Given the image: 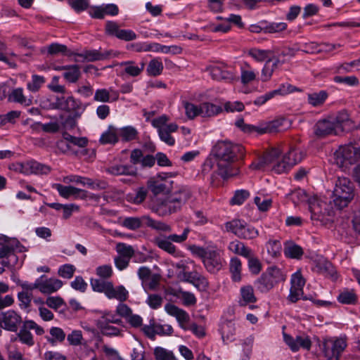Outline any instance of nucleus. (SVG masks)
<instances>
[{
	"mask_svg": "<svg viewBox=\"0 0 360 360\" xmlns=\"http://www.w3.org/2000/svg\"><path fill=\"white\" fill-rule=\"evenodd\" d=\"M243 146L234 144L227 141H217L212 149V155L215 158L219 174L227 179L238 174V167L233 164L244 155Z\"/></svg>",
	"mask_w": 360,
	"mask_h": 360,
	"instance_id": "f257e3e1",
	"label": "nucleus"
},
{
	"mask_svg": "<svg viewBox=\"0 0 360 360\" xmlns=\"http://www.w3.org/2000/svg\"><path fill=\"white\" fill-rule=\"evenodd\" d=\"M192 196L193 192L189 187L181 186L166 196L155 199L150 209L160 217L170 215L179 212Z\"/></svg>",
	"mask_w": 360,
	"mask_h": 360,
	"instance_id": "f03ea898",
	"label": "nucleus"
},
{
	"mask_svg": "<svg viewBox=\"0 0 360 360\" xmlns=\"http://www.w3.org/2000/svg\"><path fill=\"white\" fill-rule=\"evenodd\" d=\"M355 196V187L352 181L345 176H339L335 183L333 191V202L335 207L342 210L349 205Z\"/></svg>",
	"mask_w": 360,
	"mask_h": 360,
	"instance_id": "7ed1b4c3",
	"label": "nucleus"
},
{
	"mask_svg": "<svg viewBox=\"0 0 360 360\" xmlns=\"http://www.w3.org/2000/svg\"><path fill=\"white\" fill-rule=\"evenodd\" d=\"M285 280V276L281 269L276 266H271L255 281V287L257 290L266 293Z\"/></svg>",
	"mask_w": 360,
	"mask_h": 360,
	"instance_id": "20e7f679",
	"label": "nucleus"
},
{
	"mask_svg": "<svg viewBox=\"0 0 360 360\" xmlns=\"http://www.w3.org/2000/svg\"><path fill=\"white\" fill-rule=\"evenodd\" d=\"M130 162L133 165H141L143 168L152 167L157 160L158 165L160 167L172 166V162L168 159L167 155L162 153H158L155 156L152 155H143V153L141 149L136 148L131 151Z\"/></svg>",
	"mask_w": 360,
	"mask_h": 360,
	"instance_id": "39448f33",
	"label": "nucleus"
},
{
	"mask_svg": "<svg viewBox=\"0 0 360 360\" xmlns=\"http://www.w3.org/2000/svg\"><path fill=\"white\" fill-rule=\"evenodd\" d=\"M347 346L346 337H325L322 340V352L326 360H340Z\"/></svg>",
	"mask_w": 360,
	"mask_h": 360,
	"instance_id": "423d86ee",
	"label": "nucleus"
},
{
	"mask_svg": "<svg viewBox=\"0 0 360 360\" xmlns=\"http://www.w3.org/2000/svg\"><path fill=\"white\" fill-rule=\"evenodd\" d=\"M143 222L147 226L158 231L165 232H170L172 231L169 225L160 221H156L148 215H144L141 218L134 217H126L122 221V226L129 230L135 231L141 226Z\"/></svg>",
	"mask_w": 360,
	"mask_h": 360,
	"instance_id": "0eeeda50",
	"label": "nucleus"
},
{
	"mask_svg": "<svg viewBox=\"0 0 360 360\" xmlns=\"http://www.w3.org/2000/svg\"><path fill=\"white\" fill-rule=\"evenodd\" d=\"M165 310L168 314L176 319L180 327L184 330L190 329L198 337H203L205 335L203 328L198 326L196 323H193L190 328L186 326L190 320V316L185 310L180 309L176 305L170 303L165 304Z\"/></svg>",
	"mask_w": 360,
	"mask_h": 360,
	"instance_id": "6e6552de",
	"label": "nucleus"
},
{
	"mask_svg": "<svg viewBox=\"0 0 360 360\" xmlns=\"http://www.w3.org/2000/svg\"><path fill=\"white\" fill-rule=\"evenodd\" d=\"M30 330H34L37 335H43L44 330L32 320H25L22 322V326L17 333V336L22 344L31 347L34 345V341Z\"/></svg>",
	"mask_w": 360,
	"mask_h": 360,
	"instance_id": "1a4fd4ad",
	"label": "nucleus"
},
{
	"mask_svg": "<svg viewBox=\"0 0 360 360\" xmlns=\"http://www.w3.org/2000/svg\"><path fill=\"white\" fill-rule=\"evenodd\" d=\"M304 158V153L295 148H291L283 157L281 161H278L274 165L273 169L278 174L285 172L294 165L300 162Z\"/></svg>",
	"mask_w": 360,
	"mask_h": 360,
	"instance_id": "9d476101",
	"label": "nucleus"
},
{
	"mask_svg": "<svg viewBox=\"0 0 360 360\" xmlns=\"http://www.w3.org/2000/svg\"><path fill=\"white\" fill-rule=\"evenodd\" d=\"M225 226L228 231H231L238 237L243 239H253L259 234L256 229L243 223L240 220L226 222Z\"/></svg>",
	"mask_w": 360,
	"mask_h": 360,
	"instance_id": "9b49d317",
	"label": "nucleus"
},
{
	"mask_svg": "<svg viewBox=\"0 0 360 360\" xmlns=\"http://www.w3.org/2000/svg\"><path fill=\"white\" fill-rule=\"evenodd\" d=\"M338 164H353L360 158V148L352 145L341 146L335 153Z\"/></svg>",
	"mask_w": 360,
	"mask_h": 360,
	"instance_id": "f8f14e48",
	"label": "nucleus"
},
{
	"mask_svg": "<svg viewBox=\"0 0 360 360\" xmlns=\"http://www.w3.org/2000/svg\"><path fill=\"white\" fill-rule=\"evenodd\" d=\"M15 169L25 174H47L50 172L51 167L37 161L30 160L24 163H17Z\"/></svg>",
	"mask_w": 360,
	"mask_h": 360,
	"instance_id": "ddd939ff",
	"label": "nucleus"
},
{
	"mask_svg": "<svg viewBox=\"0 0 360 360\" xmlns=\"http://www.w3.org/2000/svg\"><path fill=\"white\" fill-rule=\"evenodd\" d=\"M50 108L73 112L74 114L76 112H80L82 110L81 103L72 96H69L67 98H65V97H56L55 102L50 104Z\"/></svg>",
	"mask_w": 360,
	"mask_h": 360,
	"instance_id": "4468645a",
	"label": "nucleus"
},
{
	"mask_svg": "<svg viewBox=\"0 0 360 360\" xmlns=\"http://www.w3.org/2000/svg\"><path fill=\"white\" fill-rule=\"evenodd\" d=\"M78 57L83 58L86 62H95L98 60H104L111 57H116L117 53L112 50L92 49L84 50L80 53L77 54Z\"/></svg>",
	"mask_w": 360,
	"mask_h": 360,
	"instance_id": "2eb2a0df",
	"label": "nucleus"
},
{
	"mask_svg": "<svg viewBox=\"0 0 360 360\" xmlns=\"http://www.w3.org/2000/svg\"><path fill=\"white\" fill-rule=\"evenodd\" d=\"M3 328L11 332H16L22 321V317L16 311L8 310L2 313Z\"/></svg>",
	"mask_w": 360,
	"mask_h": 360,
	"instance_id": "dca6fc26",
	"label": "nucleus"
},
{
	"mask_svg": "<svg viewBox=\"0 0 360 360\" xmlns=\"http://www.w3.org/2000/svg\"><path fill=\"white\" fill-rule=\"evenodd\" d=\"M314 134L319 138H323L326 136L334 134L338 135L340 133L335 127V123L332 120H319L314 126Z\"/></svg>",
	"mask_w": 360,
	"mask_h": 360,
	"instance_id": "f3484780",
	"label": "nucleus"
},
{
	"mask_svg": "<svg viewBox=\"0 0 360 360\" xmlns=\"http://www.w3.org/2000/svg\"><path fill=\"white\" fill-rule=\"evenodd\" d=\"M39 291L44 294L55 292L63 285V282L60 280L55 278H47L45 276L39 278Z\"/></svg>",
	"mask_w": 360,
	"mask_h": 360,
	"instance_id": "a211bd4d",
	"label": "nucleus"
},
{
	"mask_svg": "<svg viewBox=\"0 0 360 360\" xmlns=\"http://www.w3.org/2000/svg\"><path fill=\"white\" fill-rule=\"evenodd\" d=\"M202 262L206 269L212 274L217 273L222 267V259L219 253L214 250L208 253Z\"/></svg>",
	"mask_w": 360,
	"mask_h": 360,
	"instance_id": "6ab92c4d",
	"label": "nucleus"
},
{
	"mask_svg": "<svg viewBox=\"0 0 360 360\" xmlns=\"http://www.w3.org/2000/svg\"><path fill=\"white\" fill-rule=\"evenodd\" d=\"M290 125L291 122L289 120L285 117H279L269 122L264 128L259 131V132L263 134L266 132L274 133L282 131L289 129Z\"/></svg>",
	"mask_w": 360,
	"mask_h": 360,
	"instance_id": "aec40b11",
	"label": "nucleus"
},
{
	"mask_svg": "<svg viewBox=\"0 0 360 360\" xmlns=\"http://www.w3.org/2000/svg\"><path fill=\"white\" fill-rule=\"evenodd\" d=\"M119 9L115 4H106L101 6L95 7L90 15L94 18L103 19L105 15H116L118 14Z\"/></svg>",
	"mask_w": 360,
	"mask_h": 360,
	"instance_id": "412c9836",
	"label": "nucleus"
},
{
	"mask_svg": "<svg viewBox=\"0 0 360 360\" xmlns=\"http://www.w3.org/2000/svg\"><path fill=\"white\" fill-rule=\"evenodd\" d=\"M335 123V127L340 133L349 131L353 127L352 121L349 119L347 112H340L336 117L332 120Z\"/></svg>",
	"mask_w": 360,
	"mask_h": 360,
	"instance_id": "4be33fe9",
	"label": "nucleus"
},
{
	"mask_svg": "<svg viewBox=\"0 0 360 360\" xmlns=\"http://www.w3.org/2000/svg\"><path fill=\"white\" fill-rule=\"evenodd\" d=\"M105 296L109 299H116L122 302L128 299L129 292L123 285L115 288L112 283H111Z\"/></svg>",
	"mask_w": 360,
	"mask_h": 360,
	"instance_id": "5701e85b",
	"label": "nucleus"
},
{
	"mask_svg": "<svg viewBox=\"0 0 360 360\" xmlns=\"http://www.w3.org/2000/svg\"><path fill=\"white\" fill-rule=\"evenodd\" d=\"M208 70L213 79L218 81H231L233 79V74L223 67L213 65L211 66Z\"/></svg>",
	"mask_w": 360,
	"mask_h": 360,
	"instance_id": "b1692460",
	"label": "nucleus"
},
{
	"mask_svg": "<svg viewBox=\"0 0 360 360\" xmlns=\"http://www.w3.org/2000/svg\"><path fill=\"white\" fill-rule=\"evenodd\" d=\"M280 153L279 149L273 148L258 162H252L250 167L252 169H263L265 165L273 163L274 159L278 157Z\"/></svg>",
	"mask_w": 360,
	"mask_h": 360,
	"instance_id": "393cba45",
	"label": "nucleus"
},
{
	"mask_svg": "<svg viewBox=\"0 0 360 360\" xmlns=\"http://www.w3.org/2000/svg\"><path fill=\"white\" fill-rule=\"evenodd\" d=\"M280 153L279 149L273 148L258 162H252L250 167L252 169H263L265 165L273 163L274 159L278 157Z\"/></svg>",
	"mask_w": 360,
	"mask_h": 360,
	"instance_id": "a878e982",
	"label": "nucleus"
},
{
	"mask_svg": "<svg viewBox=\"0 0 360 360\" xmlns=\"http://www.w3.org/2000/svg\"><path fill=\"white\" fill-rule=\"evenodd\" d=\"M8 100L24 106H29L32 103V98H27L24 95L22 88L13 89L8 96Z\"/></svg>",
	"mask_w": 360,
	"mask_h": 360,
	"instance_id": "bb28decb",
	"label": "nucleus"
},
{
	"mask_svg": "<svg viewBox=\"0 0 360 360\" xmlns=\"http://www.w3.org/2000/svg\"><path fill=\"white\" fill-rule=\"evenodd\" d=\"M119 65L124 67V72L131 77L139 76L143 72L146 65L143 61H141L139 65H136L133 60L122 62Z\"/></svg>",
	"mask_w": 360,
	"mask_h": 360,
	"instance_id": "cd10ccee",
	"label": "nucleus"
},
{
	"mask_svg": "<svg viewBox=\"0 0 360 360\" xmlns=\"http://www.w3.org/2000/svg\"><path fill=\"white\" fill-rule=\"evenodd\" d=\"M106 172L112 175H128L136 176V171L130 165H114L106 169Z\"/></svg>",
	"mask_w": 360,
	"mask_h": 360,
	"instance_id": "c85d7f7f",
	"label": "nucleus"
},
{
	"mask_svg": "<svg viewBox=\"0 0 360 360\" xmlns=\"http://www.w3.org/2000/svg\"><path fill=\"white\" fill-rule=\"evenodd\" d=\"M156 245L161 250L167 252V253L174 255L179 256V251L176 250V246L169 240L167 236L158 237L155 240Z\"/></svg>",
	"mask_w": 360,
	"mask_h": 360,
	"instance_id": "c756f323",
	"label": "nucleus"
},
{
	"mask_svg": "<svg viewBox=\"0 0 360 360\" xmlns=\"http://www.w3.org/2000/svg\"><path fill=\"white\" fill-rule=\"evenodd\" d=\"M236 332L235 323L231 321H224L220 328V333L224 342H232Z\"/></svg>",
	"mask_w": 360,
	"mask_h": 360,
	"instance_id": "7c9ffc66",
	"label": "nucleus"
},
{
	"mask_svg": "<svg viewBox=\"0 0 360 360\" xmlns=\"http://www.w3.org/2000/svg\"><path fill=\"white\" fill-rule=\"evenodd\" d=\"M284 254L287 257L292 259H300L304 254L303 249L292 242L285 243Z\"/></svg>",
	"mask_w": 360,
	"mask_h": 360,
	"instance_id": "2f4dec72",
	"label": "nucleus"
},
{
	"mask_svg": "<svg viewBox=\"0 0 360 360\" xmlns=\"http://www.w3.org/2000/svg\"><path fill=\"white\" fill-rule=\"evenodd\" d=\"M200 115L202 117L214 116L222 111L220 106L205 102L200 104Z\"/></svg>",
	"mask_w": 360,
	"mask_h": 360,
	"instance_id": "473e14b6",
	"label": "nucleus"
},
{
	"mask_svg": "<svg viewBox=\"0 0 360 360\" xmlns=\"http://www.w3.org/2000/svg\"><path fill=\"white\" fill-rule=\"evenodd\" d=\"M118 136L122 141L129 142L136 140L139 132L136 128L132 126H127L117 129Z\"/></svg>",
	"mask_w": 360,
	"mask_h": 360,
	"instance_id": "72a5a7b5",
	"label": "nucleus"
},
{
	"mask_svg": "<svg viewBox=\"0 0 360 360\" xmlns=\"http://www.w3.org/2000/svg\"><path fill=\"white\" fill-rule=\"evenodd\" d=\"M328 96V93L324 90L311 93L307 95V101L313 107H319L324 103Z\"/></svg>",
	"mask_w": 360,
	"mask_h": 360,
	"instance_id": "f704fd0d",
	"label": "nucleus"
},
{
	"mask_svg": "<svg viewBox=\"0 0 360 360\" xmlns=\"http://www.w3.org/2000/svg\"><path fill=\"white\" fill-rule=\"evenodd\" d=\"M51 337L46 336V340L51 345H55L56 343H62L66 337L65 333L59 327H52L50 328Z\"/></svg>",
	"mask_w": 360,
	"mask_h": 360,
	"instance_id": "c9c22d12",
	"label": "nucleus"
},
{
	"mask_svg": "<svg viewBox=\"0 0 360 360\" xmlns=\"http://www.w3.org/2000/svg\"><path fill=\"white\" fill-rule=\"evenodd\" d=\"M229 249L235 254L241 255L244 257H250L252 250L239 240H234L229 243Z\"/></svg>",
	"mask_w": 360,
	"mask_h": 360,
	"instance_id": "e433bc0d",
	"label": "nucleus"
},
{
	"mask_svg": "<svg viewBox=\"0 0 360 360\" xmlns=\"http://www.w3.org/2000/svg\"><path fill=\"white\" fill-rule=\"evenodd\" d=\"M241 299L240 300V305H246L249 303L255 302L257 299L254 294V290L252 286L247 285L240 289Z\"/></svg>",
	"mask_w": 360,
	"mask_h": 360,
	"instance_id": "4c0bfd02",
	"label": "nucleus"
},
{
	"mask_svg": "<svg viewBox=\"0 0 360 360\" xmlns=\"http://www.w3.org/2000/svg\"><path fill=\"white\" fill-rule=\"evenodd\" d=\"M112 282L104 278H91L90 285L95 292H102L105 295L108 291Z\"/></svg>",
	"mask_w": 360,
	"mask_h": 360,
	"instance_id": "58836bf2",
	"label": "nucleus"
},
{
	"mask_svg": "<svg viewBox=\"0 0 360 360\" xmlns=\"http://www.w3.org/2000/svg\"><path fill=\"white\" fill-rule=\"evenodd\" d=\"M81 72L79 67L77 65H67L63 77L64 78L70 83H75L80 77Z\"/></svg>",
	"mask_w": 360,
	"mask_h": 360,
	"instance_id": "ea45409f",
	"label": "nucleus"
},
{
	"mask_svg": "<svg viewBox=\"0 0 360 360\" xmlns=\"http://www.w3.org/2000/svg\"><path fill=\"white\" fill-rule=\"evenodd\" d=\"M264 25V32L266 34L279 33L287 29V24L285 22H266L262 23Z\"/></svg>",
	"mask_w": 360,
	"mask_h": 360,
	"instance_id": "a19ab883",
	"label": "nucleus"
},
{
	"mask_svg": "<svg viewBox=\"0 0 360 360\" xmlns=\"http://www.w3.org/2000/svg\"><path fill=\"white\" fill-rule=\"evenodd\" d=\"M189 279H191V283L202 290H205L208 288L209 282L207 278L197 272L190 273L188 276V281Z\"/></svg>",
	"mask_w": 360,
	"mask_h": 360,
	"instance_id": "79ce46f5",
	"label": "nucleus"
},
{
	"mask_svg": "<svg viewBox=\"0 0 360 360\" xmlns=\"http://www.w3.org/2000/svg\"><path fill=\"white\" fill-rule=\"evenodd\" d=\"M338 300L344 304H354L357 301V295L353 290H345L339 294Z\"/></svg>",
	"mask_w": 360,
	"mask_h": 360,
	"instance_id": "37998d69",
	"label": "nucleus"
},
{
	"mask_svg": "<svg viewBox=\"0 0 360 360\" xmlns=\"http://www.w3.org/2000/svg\"><path fill=\"white\" fill-rule=\"evenodd\" d=\"M163 70V64L159 58L152 59L147 67L146 71L150 76L160 75Z\"/></svg>",
	"mask_w": 360,
	"mask_h": 360,
	"instance_id": "c03bdc74",
	"label": "nucleus"
},
{
	"mask_svg": "<svg viewBox=\"0 0 360 360\" xmlns=\"http://www.w3.org/2000/svg\"><path fill=\"white\" fill-rule=\"evenodd\" d=\"M119 141L117 129L110 128L107 131L104 132L101 138L100 142L103 144H114Z\"/></svg>",
	"mask_w": 360,
	"mask_h": 360,
	"instance_id": "a18cd8bd",
	"label": "nucleus"
},
{
	"mask_svg": "<svg viewBox=\"0 0 360 360\" xmlns=\"http://www.w3.org/2000/svg\"><path fill=\"white\" fill-rule=\"evenodd\" d=\"M229 269L232 274L233 280L234 281H240L241 279L240 272L242 269L240 260L237 257L232 258L230 261Z\"/></svg>",
	"mask_w": 360,
	"mask_h": 360,
	"instance_id": "49530a36",
	"label": "nucleus"
},
{
	"mask_svg": "<svg viewBox=\"0 0 360 360\" xmlns=\"http://www.w3.org/2000/svg\"><path fill=\"white\" fill-rule=\"evenodd\" d=\"M256 79V73L248 64L241 68L240 80L243 84H248Z\"/></svg>",
	"mask_w": 360,
	"mask_h": 360,
	"instance_id": "de8ad7c7",
	"label": "nucleus"
},
{
	"mask_svg": "<svg viewBox=\"0 0 360 360\" xmlns=\"http://www.w3.org/2000/svg\"><path fill=\"white\" fill-rule=\"evenodd\" d=\"M271 53V51L269 50H264L257 48L250 49L248 51V55L257 62L264 61L269 57Z\"/></svg>",
	"mask_w": 360,
	"mask_h": 360,
	"instance_id": "09e8293b",
	"label": "nucleus"
},
{
	"mask_svg": "<svg viewBox=\"0 0 360 360\" xmlns=\"http://www.w3.org/2000/svg\"><path fill=\"white\" fill-rule=\"evenodd\" d=\"M353 69L360 70V58L340 64L337 67V72L340 74L347 73L352 72Z\"/></svg>",
	"mask_w": 360,
	"mask_h": 360,
	"instance_id": "8fccbe9b",
	"label": "nucleus"
},
{
	"mask_svg": "<svg viewBox=\"0 0 360 360\" xmlns=\"http://www.w3.org/2000/svg\"><path fill=\"white\" fill-rule=\"evenodd\" d=\"M96 326L101 330V333L106 336H117L120 333V330L119 328L110 326V323L101 322L96 323Z\"/></svg>",
	"mask_w": 360,
	"mask_h": 360,
	"instance_id": "3c124183",
	"label": "nucleus"
},
{
	"mask_svg": "<svg viewBox=\"0 0 360 360\" xmlns=\"http://www.w3.org/2000/svg\"><path fill=\"white\" fill-rule=\"evenodd\" d=\"M63 138L67 140L70 143V145L72 144L79 148H84L88 144L87 138L74 136L70 135L68 132H64L63 134Z\"/></svg>",
	"mask_w": 360,
	"mask_h": 360,
	"instance_id": "603ef678",
	"label": "nucleus"
},
{
	"mask_svg": "<svg viewBox=\"0 0 360 360\" xmlns=\"http://www.w3.org/2000/svg\"><path fill=\"white\" fill-rule=\"evenodd\" d=\"M103 322L105 323H115L121 324L122 319L117 316V314L110 311H104L102 316L97 320L96 323Z\"/></svg>",
	"mask_w": 360,
	"mask_h": 360,
	"instance_id": "864d4df0",
	"label": "nucleus"
},
{
	"mask_svg": "<svg viewBox=\"0 0 360 360\" xmlns=\"http://www.w3.org/2000/svg\"><path fill=\"white\" fill-rule=\"evenodd\" d=\"M53 188H55L60 195L65 198H68L70 196H74L76 193L77 188L71 186H63L60 184H56L53 185Z\"/></svg>",
	"mask_w": 360,
	"mask_h": 360,
	"instance_id": "5fc2aeb1",
	"label": "nucleus"
},
{
	"mask_svg": "<svg viewBox=\"0 0 360 360\" xmlns=\"http://www.w3.org/2000/svg\"><path fill=\"white\" fill-rule=\"evenodd\" d=\"M267 252L272 257H277L281 255L282 246L279 240H270L266 243Z\"/></svg>",
	"mask_w": 360,
	"mask_h": 360,
	"instance_id": "6e6d98bb",
	"label": "nucleus"
},
{
	"mask_svg": "<svg viewBox=\"0 0 360 360\" xmlns=\"http://www.w3.org/2000/svg\"><path fill=\"white\" fill-rule=\"evenodd\" d=\"M154 355L156 360H177L172 352L162 347H156Z\"/></svg>",
	"mask_w": 360,
	"mask_h": 360,
	"instance_id": "4d7b16f0",
	"label": "nucleus"
},
{
	"mask_svg": "<svg viewBox=\"0 0 360 360\" xmlns=\"http://www.w3.org/2000/svg\"><path fill=\"white\" fill-rule=\"evenodd\" d=\"M44 82L45 79L43 76L34 75L32 77L31 82L27 83V87L30 91L36 92L40 89Z\"/></svg>",
	"mask_w": 360,
	"mask_h": 360,
	"instance_id": "13d9d810",
	"label": "nucleus"
},
{
	"mask_svg": "<svg viewBox=\"0 0 360 360\" xmlns=\"http://www.w3.org/2000/svg\"><path fill=\"white\" fill-rule=\"evenodd\" d=\"M120 25L115 21H107L105 26V32L107 35L118 38L121 32Z\"/></svg>",
	"mask_w": 360,
	"mask_h": 360,
	"instance_id": "bf43d9fd",
	"label": "nucleus"
},
{
	"mask_svg": "<svg viewBox=\"0 0 360 360\" xmlns=\"http://www.w3.org/2000/svg\"><path fill=\"white\" fill-rule=\"evenodd\" d=\"M296 345H297V351L300 349L309 350L311 347V341L309 337L306 334L298 335L295 337Z\"/></svg>",
	"mask_w": 360,
	"mask_h": 360,
	"instance_id": "052dcab7",
	"label": "nucleus"
},
{
	"mask_svg": "<svg viewBox=\"0 0 360 360\" xmlns=\"http://www.w3.org/2000/svg\"><path fill=\"white\" fill-rule=\"evenodd\" d=\"M90 178L81 176L79 175H68L63 178V181L65 184L76 183L83 186H89Z\"/></svg>",
	"mask_w": 360,
	"mask_h": 360,
	"instance_id": "680f3d73",
	"label": "nucleus"
},
{
	"mask_svg": "<svg viewBox=\"0 0 360 360\" xmlns=\"http://www.w3.org/2000/svg\"><path fill=\"white\" fill-rule=\"evenodd\" d=\"M148 187L154 195L163 193L167 189V186L165 184L153 179L148 181Z\"/></svg>",
	"mask_w": 360,
	"mask_h": 360,
	"instance_id": "e2e57ef3",
	"label": "nucleus"
},
{
	"mask_svg": "<svg viewBox=\"0 0 360 360\" xmlns=\"http://www.w3.org/2000/svg\"><path fill=\"white\" fill-rule=\"evenodd\" d=\"M309 210L311 214V219L314 220H321V217L323 214L321 207L320 203L318 200L309 202Z\"/></svg>",
	"mask_w": 360,
	"mask_h": 360,
	"instance_id": "0e129e2a",
	"label": "nucleus"
},
{
	"mask_svg": "<svg viewBox=\"0 0 360 360\" xmlns=\"http://www.w3.org/2000/svg\"><path fill=\"white\" fill-rule=\"evenodd\" d=\"M290 281V288L303 290V287L304 286L305 284V280L300 271H297V272L292 274Z\"/></svg>",
	"mask_w": 360,
	"mask_h": 360,
	"instance_id": "69168bd1",
	"label": "nucleus"
},
{
	"mask_svg": "<svg viewBox=\"0 0 360 360\" xmlns=\"http://www.w3.org/2000/svg\"><path fill=\"white\" fill-rule=\"evenodd\" d=\"M248 259V267L251 273L257 274L262 269V266L259 260L253 255V252L250 255V257H247Z\"/></svg>",
	"mask_w": 360,
	"mask_h": 360,
	"instance_id": "338daca9",
	"label": "nucleus"
},
{
	"mask_svg": "<svg viewBox=\"0 0 360 360\" xmlns=\"http://www.w3.org/2000/svg\"><path fill=\"white\" fill-rule=\"evenodd\" d=\"M163 302L162 297L158 294H150L146 300V303L152 309H156L162 306Z\"/></svg>",
	"mask_w": 360,
	"mask_h": 360,
	"instance_id": "774afa93",
	"label": "nucleus"
}]
</instances>
